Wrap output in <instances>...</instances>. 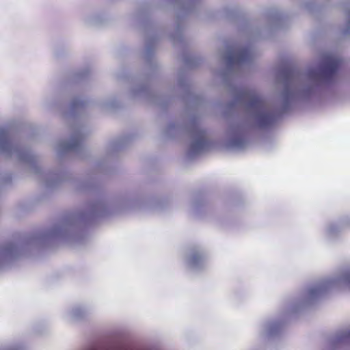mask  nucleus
<instances>
[{
	"instance_id": "nucleus-5",
	"label": "nucleus",
	"mask_w": 350,
	"mask_h": 350,
	"mask_svg": "<svg viewBox=\"0 0 350 350\" xmlns=\"http://www.w3.org/2000/svg\"><path fill=\"white\" fill-rule=\"evenodd\" d=\"M223 12L228 19L237 22L238 31L250 41L265 38L273 31L284 29L288 22V14L278 8H271L266 12V24L263 26L260 21H252L243 17L237 6L226 7Z\"/></svg>"
},
{
	"instance_id": "nucleus-12",
	"label": "nucleus",
	"mask_w": 350,
	"mask_h": 350,
	"mask_svg": "<svg viewBox=\"0 0 350 350\" xmlns=\"http://www.w3.org/2000/svg\"><path fill=\"white\" fill-rule=\"evenodd\" d=\"M98 105L106 110H113L120 106V102L113 96L100 101Z\"/></svg>"
},
{
	"instance_id": "nucleus-11",
	"label": "nucleus",
	"mask_w": 350,
	"mask_h": 350,
	"mask_svg": "<svg viewBox=\"0 0 350 350\" xmlns=\"http://www.w3.org/2000/svg\"><path fill=\"white\" fill-rule=\"evenodd\" d=\"M91 75L90 68H85L72 73L70 80V85H77L87 81Z\"/></svg>"
},
{
	"instance_id": "nucleus-14",
	"label": "nucleus",
	"mask_w": 350,
	"mask_h": 350,
	"mask_svg": "<svg viewBox=\"0 0 350 350\" xmlns=\"http://www.w3.org/2000/svg\"><path fill=\"white\" fill-rule=\"evenodd\" d=\"M303 7L306 9V10L310 14H316L321 11V8L317 4H315L313 1L306 2L303 5Z\"/></svg>"
},
{
	"instance_id": "nucleus-17",
	"label": "nucleus",
	"mask_w": 350,
	"mask_h": 350,
	"mask_svg": "<svg viewBox=\"0 0 350 350\" xmlns=\"http://www.w3.org/2000/svg\"><path fill=\"white\" fill-rule=\"evenodd\" d=\"M218 223H219L221 226H226L227 223L226 221L224 220H218Z\"/></svg>"
},
{
	"instance_id": "nucleus-6",
	"label": "nucleus",
	"mask_w": 350,
	"mask_h": 350,
	"mask_svg": "<svg viewBox=\"0 0 350 350\" xmlns=\"http://www.w3.org/2000/svg\"><path fill=\"white\" fill-rule=\"evenodd\" d=\"M207 254L205 250L199 245L189 248L185 261L189 269L195 272L203 271L206 267Z\"/></svg>"
},
{
	"instance_id": "nucleus-8",
	"label": "nucleus",
	"mask_w": 350,
	"mask_h": 350,
	"mask_svg": "<svg viewBox=\"0 0 350 350\" xmlns=\"http://www.w3.org/2000/svg\"><path fill=\"white\" fill-rule=\"evenodd\" d=\"M346 228H350V215L342 216L337 222L328 223L325 228V237L329 240L336 239Z\"/></svg>"
},
{
	"instance_id": "nucleus-16",
	"label": "nucleus",
	"mask_w": 350,
	"mask_h": 350,
	"mask_svg": "<svg viewBox=\"0 0 350 350\" xmlns=\"http://www.w3.org/2000/svg\"><path fill=\"white\" fill-rule=\"evenodd\" d=\"M12 180V176L10 173H6L0 176V185L4 186L10 184Z\"/></svg>"
},
{
	"instance_id": "nucleus-10",
	"label": "nucleus",
	"mask_w": 350,
	"mask_h": 350,
	"mask_svg": "<svg viewBox=\"0 0 350 350\" xmlns=\"http://www.w3.org/2000/svg\"><path fill=\"white\" fill-rule=\"evenodd\" d=\"M90 314V309L84 305H75L67 312V319L71 323H79L85 321Z\"/></svg>"
},
{
	"instance_id": "nucleus-1",
	"label": "nucleus",
	"mask_w": 350,
	"mask_h": 350,
	"mask_svg": "<svg viewBox=\"0 0 350 350\" xmlns=\"http://www.w3.org/2000/svg\"><path fill=\"white\" fill-rule=\"evenodd\" d=\"M90 105V100L79 94L76 87L65 88L56 96L53 102L45 101L48 109L57 110L62 114L72 131L69 139L57 146V165L48 171H44L38 165V155L29 148L11 142L7 131L0 129V154L7 158L14 156L19 163L27 166L28 171L36 176L47 189H55L62 183L69 182L78 192L95 196L94 199L85 204L83 208L64 215L51 227L23 234L18 239L1 243L0 271L12 268L21 258L35 256L57 243L83 245L87 240L88 227L100 219L139 211V191H127L109 198L103 192L99 184L100 176L113 172L109 165V160L129 146L135 139V135L129 133L111 141L106 157L95 163L85 179L74 177L64 164L66 160L72 158V154L79 159H85L89 154L84 142L91 131L82 122L81 116Z\"/></svg>"
},
{
	"instance_id": "nucleus-15",
	"label": "nucleus",
	"mask_w": 350,
	"mask_h": 350,
	"mask_svg": "<svg viewBox=\"0 0 350 350\" xmlns=\"http://www.w3.org/2000/svg\"><path fill=\"white\" fill-rule=\"evenodd\" d=\"M345 14L347 16V21L346 23V26L344 29L342 31V34L344 36H347L350 35V8L349 6H345Z\"/></svg>"
},
{
	"instance_id": "nucleus-18",
	"label": "nucleus",
	"mask_w": 350,
	"mask_h": 350,
	"mask_svg": "<svg viewBox=\"0 0 350 350\" xmlns=\"http://www.w3.org/2000/svg\"><path fill=\"white\" fill-rule=\"evenodd\" d=\"M55 56H56V57H57L60 56V55L58 53V52H57V51H55Z\"/></svg>"
},
{
	"instance_id": "nucleus-4",
	"label": "nucleus",
	"mask_w": 350,
	"mask_h": 350,
	"mask_svg": "<svg viewBox=\"0 0 350 350\" xmlns=\"http://www.w3.org/2000/svg\"><path fill=\"white\" fill-rule=\"evenodd\" d=\"M340 288L350 290V269L308 285L297 295L289 298L285 301L279 319H270L262 324L261 334L268 340L280 338L288 319L315 305L331 291Z\"/></svg>"
},
{
	"instance_id": "nucleus-13",
	"label": "nucleus",
	"mask_w": 350,
	"mask_h": 350,
	"mask_svg": "<svg viewBox=\"0 0 350 350\" xmlns=\"http://www.w3.org/2000/svg\"><path fill=\"white\" fill-rule=\"evenodd\" d=\"M0 350H26V347L22 342H12L2 345Z\"/></svg>"
},
{
	"instance_id": "nucleus-7",
	"label": "nucleus",
	"mask_w": 350,
	"mask_h": 350,
	"mask_svg": "<svg viewBox=\"0 0 350 350\" xmlns=\"http://www.w3.org/2000/svg\"><path fill=\"white\" fill-rule=\"evenodd\" d=\"M210 211L211 207L204 193L202 192L193 193L190 207L191 214L198 218H204Z\"/></svg>"
},
{
	"instance_id": "nucleus-2",
	"label": "nucleus",
	"mask_w": 350,
	"mask_h": 350,
	"mask_svg": "<svg viewBox=\"0 0 350 350\" xmlns=\"http://www.w3.org/2000/svg\"><path fill=\"white\" fill-rule=\"evenodd\" d=\"M203 10L202 0H151L140 2L126 15L129 25L144 34V49L142 57L146 70L129 77L125 71L117 73L118 79L131 83L129 95L131 98L167 110L176 100L185 105L189 121L171 122L163 129L162 135L166 139H191L187 151V159L192 160L213 146L207 129L198 126V111L204 106L202 96L192 92V83L185 68H181L177 76V86L168 88L165 94H156L152 83L159 73V64L156 52L161 38L167 34L176 47L181 49V57L187 68L198 67L202 59L187 51V42L184 31L190 16L198 17Z\"/></svg>"
},
{
	"instance_id": "nucleus-9",
	"label": "nucleus",
	"mask_w": 350,
	"mask_h": 350,
	"mask_svg": "<svg viewBox=\"0 0 350 350\" xmlns=\"http://www.w3.org/2000/svg\"><path fill=\"white\" fill-rule=\"evenodd\" d=\"M81 20L88 27H103L111 21V18L105 12H90L83 15Z\"/></svg>"
},
{
	"instance_id": "nucleus-3",
	"label": "nucleus",
	"mask_w": 350,
	"mask_h": 350,
	"mask_svg": "<svg viewBox=\"0 0 350 350\" xmlns=\"http://www.w3.org/2000/svg\"><path fill=\"white\" fill-rule=\"evenodd\" d=\"M251 44L234 49L227 46L222 55L225 67L218 72L223 85L232 96L223 110L226 120L236 113L241 105L244 117L239 121H229L225 131L224 146L233 151H243L252 143L256 131L267 130L273 126L284 114L300 105H312L331 99L336 96V86L341 66L340 58L332 54H324L319 64L299 72L288 66H282L275 73V81L282 85L278 93V107H268L262 98L252 90L235 85L234 77L243 65L253 62Z\"/></svg>"
}]
</instances>
